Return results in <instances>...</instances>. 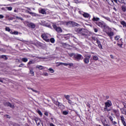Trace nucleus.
Instances as JSON below:
<instances>
[{
  "instance_id": "obj_1",
  "label": "nucleus",
  "mask_w": 126,
  "mask_h": 126,
  "mask_svg": "<svg viewBox=\"0 0 126 126\" xmlns=\"http://www.w3.org/2000/svg\"><path fill=\"white\" fill-rule=\"evenodd\" d=\"M75 31L78 34H80L82 36H84L86 38L88 37V33H87V31L85 30L84 28H75Z\"/></svg>"
},
{
  "instance_id": "obj_2",
  "label": "nucleus",
  "mask_w": 126,
  "mask_h": 126,
  "mask_svg": "<svg viewBox=\"0 0 126 126\" xmlns=\"http://www.w3.org/2000/svg\"><path fill=\"white\" fill-rule=\"evenodd\" d=\"M92 40L94 41H96V43L98 45V47H99V49H103L102 47V44H101V42L99 41V39L97 38V37L95 36H93L92 37Z\"/></svg>"
},
{
  "instance_id": "obj_3",
  "label": "nucleus",
  "mask_w": 126,
  "mask_h": 126,
  "mask_svg": "<svg viewBox=\"0 0 126 126\" xmlns=\"http://www.w3.org/2000/svg\"><path fill=\"white\" fill-rule=\"evenodd\" d=\"M123 105L124 106V108H120V110L121 112V114L125 115L126 116V103L122 102ZM126 108V109H125Z\"/></svg>"
},
{
  "instance_id": "obj_4",
  "label": "nucleus",
  "mask_w": 126,
  "mask_h": 126,
  "mask_svg": "<svg viewBox=\"0 0 126 126\" xmlns=\"http://www.w3.org/2000/svg\"><path fill=\"white\" fill-rule=\"evenodd\" d=\"M66 26H80V25L74 22H68L66 23Z\"/></svg>"
},
{
  "instance_id": "obj_5",
  "label": "nucleus",
  "mask_w": 126,
  "mask_h": 126,
  "mask_svg": "<svg viewBox=\"0 0 126 126\" xmlns=\"http://www.w3.org/2000/svg\"><path fill=\"white\" fill-rule=\"evenodd\" d=\"M74 59L77 60L78 61H80V60H83L84 58L81 54L76 53L74 55Z\"/></svg>"
},
{
  "instance_id": "obj_6",
  "label": "nucleus",
  "mask_w": 126,
  "mask_h": 126,
  "mask_svg": "<svg viewBox=\"0 0 126 126\" xmlns=\"http://www.w3.org/2000/svg\"><path fill=\"white\" fill-rule=\"evenodd\" d=\"M53 27L58 33H62V32H63V29H62L61 27H57L56 25H53Z\"/></svg>"
},
{
  "instance_id": "obj_7",
  "label": "nucleus",
  "mask_w": 126,
  "mask_h": 126,
  "mask_svg": "<svg viewBox=\"0 0 126 126\" xmlns=\"http://www.w3.org/2000/svg\"><path fill=\"white\" fill-rule=\"evenodd\" d=\"M90 58H91V56L89 55L84 59L83 62L85 64H88L90 62L89 60H90Z\"/></svg>"
},
{
  "instance_id": "obj_8",
  "label": "nucleus",
  "mask_w": 126,
  "mask_h": 126,
  "mask_svg": "<svg viewBox=\"0 0 126 126\" xmlns=\"http://www.w3.org/2000/svg\"><path fill=\"white\" fill-rule=\"evenodd\" d=\"M41 38H42V39H43V40L47 43H49V42H50V39L48 38V35H47L46 33H43L41 35Z\"/></svg>"
},
{
  "instance_id": "obj_9",
  "label": "nucleus",
  "mask_w": 126,
  "mask_h": 126,
  "mask_svg": "<svg viewBox=\"0 0 126 126\" xmlns=\"http://www.w3.org/2000/svg\"><path fill=\"white\" fill-rule=\"evenodd\" d=\"M4 105L5 106V107H10V108H12V109H14V105L10 103L9 102H4Z\"/></svg>"
},
{
  "instance_id": "obj_10",
  "label": "nucleus",
  "mask_w": 126,
  "mask_h": 126,
  "mask_svg": "<svg viewBox=\"0 0 126 126\" xmlns=\"http://www.w3.org/2000/svg\"><path fill=\"white\" fill-rule=\"evenodd\" d=\"M95 24L96 25H97L99 27H100V28H104L105 27V25L104 23L99 22H95Z\"/></svg>"
},
{
  "instance_id": "obj_11",
  "label": "nucleus",
  "mask_w": 126,
  "mask_h": 126,
  "mask_svg": "<svg viewBox=\"0 0 126 126\" xmlns=\"http://www.w3.org/2000/svg\"><path fill=\"white\" fill-rule=\"evenodd\" d=\"M112 106V102L110 100H107L106 102H105V107L106 108H109Z\"/></svg>"
},
{
  "instance_id": "obj_12",
  "label": "nucleus",
  "mask_w": 126,
  "mask_h": 126,
  "mask_svg": "<svg viewBox=\"0 0 126 126\" xmlns=\"http://www.w3.org/2000/svg\"><path fill=\"white\" fill-rule=\"evenodd\" d=\"M27 26L30 28H32V29H34L36 27V26L33 23H28L27 24Z\"/></svg>"
},
{
  "instance_id": "obj_13",
  "label": "nucleus",
  "mask_w": 126,
  "mask_h": 126,
  "mask_svg": "<svg viewBox=\"0 0 126 126\" xmlns=\"http://www.w3.org/2000/svg\"><path fill=\"white\" fill-rule=\"evenodd\" d=\"M33 120L35 122L37 126H40V123L41 122V120H40V119L35 117L34 118H33Z\"/></svg>"
},
{
  "instance_id": "obj_14",
  "label": "nucleus",
  "mask_w": 126,
  "mask_h": 126,
  "mask_svg": "<svg viewBox=\"0 0 126 126\" xmlns=\"http://www.w3.org/2000/svg\"><path fill=\"white\" fill-rule=\"evenodd\" d=\"M113 113H114L116 118H119L120 116V111L117 110H113Z\"/></svg>"
},
{
  "instance_id": "obj_15",
  "label": "nucleus",
  "mask_w": 126,
  "mask_h": 126,
  "mask_svg": "<svg viewBox=\"0 0 126 126\" xmlns=\"http://www.w3.org/2000/svg\"><path fill=\"white\" fill-rule=\"evenodd\" d=\"M92 21H93L95 23V22H97L98 21H99L100 18H98L97 17L93 16V18H92Z\"/></svg>"
},
{
  "instance_id": "obj_16",
  "label": "nucleus",
  "mask_w": 126,
  "mask_h": 126,
  "mask_svg": "<svg viewBox=\"0 0 126 126\" xmlns=\"http://www.w3.org/2000/svg\"><path fill=\"white\" fill-rule=\"evenodd\" d=\"M107 34L110 37V39H112L113 38L112 37L115 35V33L113 32H107Z\"/></svg>"
},
{
  "instance_id": "obj_17",
  "label": "nucleus",
  "mask_w": 126,
  "mask_h": 126,
  "mask_svg": "<svg viewBox=\"0 0 126 126\" xmlns=\"http://www.w3.org/2000/svg\"><path fill=\"white\" fill-rule=\"evenodd\" d=\"M101 17H102V18H104V19L107 20V21H109V22H112V20H111V18L108 17H105L104 15H101Z\"/></svg>"
},
{
  "instance_id": "obj_18",
  "label": "nucleus",
  "mask_w": 126,
  "mask_h": 126,
  "mask_svg": "<svg viewBox=\"0 0 126 126\" xmlns=\"http://www.w3.org/2000/svg\"><path fill=\"white\" fill-rule=\"evenodd\" d=\"M29 68L30 69L29 73H30V74H32V76H34V75H35V73L33 70V68L29 67Z\"/></svg>"
},
{
  "instance_id": "obj_19",
  "label": "nucleus",
  "mask_w": 126,
  "mask_h": 126,
  "mask_svg": "<svg viewBox=\"0 0 126 126\" xmlns=\"http://www.w3.org/2000/svg\"><path fill=\"white\" fill-rule=\"evenodd\" d=\"M83 16H84L85 18H88L89 17L90 18V17H91V15L87 13H84V14H83Z\"/></svg>"
},
{
  "instance_id": "obj_20",
  "label": "nucleus",
  "mask_w": 126,
  "mask_h": 126,
  "mask_svg": "<svg viewBox=\"0 0 126 126\" xmlns=\"http://www.w3.org/2000/svg\"><path fill=\"white\" fill-rule=\"evenodd\" d=\"M35 63V62L33 60L32 61H30L28 63V64H27V66H28V67H30L29 65H30V64H34Z\"/></svg>"
},
{
  "instance_id": "obj_21",
  "label": "nucleus",
  "mask_w": 126,
  "mask_h": 126,
  "mask_svg": "<svg viewBox=\"0 0 126 126\" xmlns=\"http://www.w3.org/2000/svg\"><path fill=\"white\" fill-rule=\"evenodd\" d=\"M122 11H123V12H126V6L124 5H122L121 7Z\"/></svg>"
},
{
  "instance_id": "obj_22",
  "label": "nucleus",
  "mask_w": 126,
  "mask_h": 126,
  "mask_svg": "<svg viewBox=\"0 0 126 126\" xmlns=\"http://www.w3.org/2000/svg\"><path fill=\"white\" fill-rule=\"evenodd\" d=\"M121 24L123 25V27H126V22L122 21L121 22Z\"/></svg>"
},
{
  "instance_id": "obj_23",
  "label": "nucleus",
  "mask_w": 126,
  "mask_h": 126,
  "mask_svg": "<svg viewBox=\"0 0 126 126\" xmlns=\"http://www.w3.org/2000/svg\"><path fill=\"white\" fill-rule=\"evenodd\" d=\"M36 68H38V69H43L44 66L42 65H36Z\"/></svg>"
},
{
  "instance_id": "obj_24",
  "label": "nucleus",
  "mask_w": 126,
  "mask_h": 126,
  "mask_svg": "<svg viewBox=\"0 0 126 126\" xmlns=\"http://www.w3.org/2000/svg\"><path fill=\"white\" fill-rule=\"evenodd\" d=\"M40 13H41L42 14H46V10H45V9H42L40 10Z\"/></svg>"
},
{
  "instance_id": "obj_25",
  "label": "nucleus",
  "mask_w": 126,
  "mask_h": 126,
  "mask_svg": "<svg viewBox=\"0 0 126 126\" xmlns=\"http://www.w3.org/2000/svg\"><path fill=\"white\" fill-rule=\"evenodd\" d=\"M62 113L64 116H66V115H68V111H62Z\"/></svg>"
},
{
  "instance_id": "obj_26",
  "label": "nucleus",
  "mask_w": 126,
  "mask_h": 126,
  "mask_svg": "<svg viewBox=\"0 0 126 126\" xmlns=\"http://www.w3.org/2000/svg\"><path fill=\"white\" fill-rule=\"evenodd\" d=\"M93 59L94 61H98L99 58L97 56H93Z\"/></svg>"
},
{
  "instance_id": "obj_27",
  "label": "nucleus",
  "mask_w": 126,
  "mask_h": 126,
  "mask_svg": "<svg viewBox=\"0 0 126 126\" xmlns=\"http://www.w3.org/2000/svg\"><path fill=\"white\" fill-rule=\"evenodd\" d=\"M22 61L24 63H27V62H28V59H27L26 58H23L22 59Z\"/></svg>"
},
{
  "instance_id": "obj_28",
  "label": "nucleus",
  "mask_w": 126,
  "mask_h": 126,
  "mask_svg": "<svg viewBox=\"0 0 126 126\" xmlns=\"http://www.w3.org/2000/svg\"><path fill=\"white\" fill-rule=\"evenodd\" d=\"M103 111H104V112H110V111H111V109H108V107L105 106Z\"/></svg>"
},
{
  "instance_id": "obj_29",
  "label": "nucleus",
  "mask_w": 126,
  "mask_h": 126,
  "mask_svg": "<svg viewBox=\"0 0 126 126\" xmlns=\"http://www.w3.org/2000/svg\"><path fill=\"white\" fill-rule=\"evenodd\" d=\"M60 109H64V105H63L61 103L59 104V106H58Z\"/></svg>"
},
{
  "instance_id": "obj_30",
  "label": "nucleus",
  "mask_w": 126,
  "mask_h": 126,
  "mask_svg": "<svg viewBox=\"0 0 126 126\" xmlns=\"http://www.w3.org/2000/svg\"><path fill=\"white\" fill-rule=\"evenodd\" d=\"M64 97L65 98V99H66L67 100H69V97H70V95H64Z\"/></svg>"
},
{
  "instance_id": "obj_31",
  "label": "nucleus",
  "mask_w": 126,
  "mask_h": 126,
  "mask_svg": "<svg viewBox=\"0 0 126 126\" xmlns=\"http://www.w3.org/2000/svg\"><path fill=\"white\" fill-rule=\"evenodd\" d=\"M106 1H109V0H106ZM111 2L114 4V1L116 2V3H118V0H111Z\"/></svg>"
},
{
  "instance_id": "obj_32",
  "label": "nucleus",
  "mask_w": 126,
  "mask_h": 126,
  "mask_svg": "<svg viewBox=\"0 0 126 126\" xmlns=\"http://www.w3.org/2000/svg\"><path fill=\"white\" fill-rule=\"evenodd\" d=\"M6 9H7V10L11 11L12 10V7H6L5 8Z\"/></svg>"
},
{
  "instance_id": "obj_33",
  "label": "nucleus",
  "mask_w": 126,
  "mask_h": 126,
  "mask_svg": "<svg viewBox=\"0 0 126 126\" xmlns=\"http://www.w3.org/2000/svg\"><path fill=\"white\" fill-rule=\"evenodd\" d=\"M48 70L51 73H54V72H55V70H54L52 68H50Z\"/></svg>"
},
{
  "instance_id": "obj_34",
  "label": "nucleus",
  "mask_w": 126,
  "mask_h": 126,
  "mask_svg": "<svg viewBox=\"0 0 126 126\" xmlns=\"http://www.w3.org/2000/svg\"><path fill=\"white\" fill-rule=\"evenodd\" d=\"M1 58L2 59H4V60H7V57H6V56H5V55H2L1 56Z\"/></svg>"
},
{
  "instance_id": "obj_35",
  "label": "nucleus",
  "mask_w": 126,
  "mask_h": 126,
  "mask_svg": "<svg viewBox=\"0 0 126 126\" xmlns=\"http://www.w3.org/2000/svg\"><path fill=\"white\" fill-rule=\"evenodd\" d=\"M120 118L121 119L122 122H124L125 121V117H124V115H121L120 116Z\"/></svg>"
},
{
  "instance_id": "obj_36",
  "label": "nucleus",
  "mask_w": 126,
  "mask_h": 126,
  "mask_svg": "<svg viewBox=\"0 0 126 126\" xmlns=\"http://www.w3.org/2000/svg\"><path fill=\"white\" fill-rule=\"evenodd\" d=\"M121 38V37H120V36L119 35H117L115 37V39L116 40V41H118V40H119V39H120Z\"/></svg>"
},
{
  "instance_id": "obj_37",
  "label": "nucleus",
  "mask_w": 126,
  "mask_h": 126,
  "mask_svg": "<svg viewBox=\"0 0 126 126\" xmlns=\"http://www.w3.org/2000/svg\"><path fill=\"white\" fill-rule=\"evenodd\" d=\"M5 29V31H8V32H10L11 30L9 28L6 27Z\"/></svg>"
},
{
  "instance_id": "obj_38",
  "label": "nucleus",
  "mask_w": 126,
  "mask_h": 126,
  "mask_svg": "<svg viewBox=\"0 0 126 126\" xmlns=\"http://www.w3.org/2000/svg\"><path fill=\"white\" fill-rule=\"evenodd\" d=\"M50 42H51V43H55V38H51L50 39Z\"/></svg>"
},
{
  "instance_id": "obj_39",
  "label": "nucleus",
  "mask_w": 126,
  "mask_h": 126,
  "mask_svg": "<svg viewBox=\"0 0 126 126\" xmlns=\"http://www.w3.org/2000/svg\"><path fill=\"white\" fill-rule=\"evenodd\" d=\"M37 113H38V114H39V116H42L43 115V114L42 113V112H41V111H40V110H38Z\"/></svg>"
},
{
  "instance_id": "obj_40",
  "label": "nucleus",
  "mask_w": 126,
  "mask_h": 126,
  "mask_svg": "<svg viewBox=\"0 0 126 126\" xmlns=\"http://www.w3.org/2000/svg\"><path fill=\"white\" fill-rule=\"evenodd\" d=\"M108 119H109L110 122H113V121H114V118H113V117L112 116H109Z\"/></svg>"
},
{
  "instance_id": "obj_41",
  "label": "nucleus",
  "mask_w": 126,
  "mask_h": 126,
  "mask_svg": "<svg viewBox=\"0 0 126 126\" xmlns=\"http://www.w3.org/2000/svg\"><path fill=\"white\" fill-rule=\"evenodd\" d=\"M54 104H55V105H56V106H60V104H61V103L60 102H58V101H55V102H54Z\"/></svg>"
},
{
  "instance_id": "obj_42",
  "label": "nucleus",
  "mask_w": 126,
  "mask_h": 126,
  "mask_svg": "<svg viewBox=\"0 0 126 126\" xmlns=\"http://www.w3.org/2000/svg\"><path fill=\"white\" fill-rule=\"evenodd\" d=\"M75 55V53H70L69 54V57H73L74 58V55Z\"/></svg>"
},
{
  "instance_id": "obj_43",
  "label": "nucleus",
  "mask_w": 126,
  "mask_h": 126,
  "mask_svg": "<svg viewBox=\"0 0 126 126\" xmlns=\"http://www.w3.org/2000/svg\"><path fill=\"white\" fill-rule=\"evenodd\" d=\"M112 125H117V122L114 121V120H112V121H111Z\"/></svg>"
},
{
  "instance_id": "obj_44",
  "label": "nucleus",
  "mask_w": 126,
  "mask_h": 126,
  "mask_svg": "<svg viewBox=\"0 0 126 126\" xmlns=\"http://www.w3.org/2000/svg\"><path fill=\"white\" fill-rule=\"evenodd\" d=\"M119 2H120V3H124V2H125V1L124 0H118Z\"/></svg>"
},
{
  "instance_id": "obj_45",
  "label": "nucleus",
  "mask_w": 126,
  "mask_h": 126,
  "mask_svg": "<svg viewBox=\"0 0 126 126\" xmlns=\"http://www.w3.org/2000/svg\"><path fill=\"white\" fill-rule=\"evenodd\" d=\"M16 18H17V19H20V20H22V21H23V18H22L21 17H18V16H16Z\"/></svg>"
},
{
  "instance_id": "obj_46",
  "label": "nucleus",
  "mask_w": 126,
  "mask_h": 126,
  "mask_svg": "<svg viewBox=\"0 0 126 126\" xmlns=\"http://www.w3.org/2000/svg\"><path fill=\"white\" fill-rule=\"evenodd\" d=\"M68 65L70 67L73 66V63H68Z\"/></svg>"
},
{
  "instance_id": "obj_47",
  "label": "nucleus",
  "mask_w": 126,
  "mask_h": 126,
  "mask_svg": "<svg viewBox=\"0 0 126 126\" xmlns=\"http://www.w3.org/2000/svg\"><path fill=\"white\" fill-rule=\"evenodd\" d=\"M74 2L75 3H80V1H78V0H75Z\"/></svg>"
},
{
  "instance_id": "obj_48",
  "label": "nucleus",
  "mask_w": 126,
  "mask_h": 126,
  "mask_svg": "<svg viewBox=\"0 0 126 126\" xmlns=\"http://www.w3.org/2000/svg\"><path fill=\"white\" fill-rule=\"evenodd\" d=\"M13 34H14V35H18V32L15 31L13 32Z\"/></svg>"
},
{
  "instance_id": "obj_49",
  "label": "nucleus",
  "mask_w": 126,
  "mask_h": 126,
  "mask_svg": "<svg viewBox=\"0 0 126 126\" xmlns=\"http://www.w3.org/2000/svg\"><path fill=\"white\" fill-rule=\"evenodd\" d=\"M31 90H32V91H33V92H35V93H38V91L33 89L32 88L31 89Z\"/></svg>"
},
{
  "instance_id": "obj_50",
  "label": "nucleus",
  "mask_w": 126,
  "mask_h": 126,
  "mask_svg": "<svg viewBox=\"0 0 126 126\" xmlns=\"http://www.w3.org/2000/svg\"><path fill=\"white\" fill-rule=\"evenodd\" d=\"M28 12L29 13V14H31V15H33V14H34L33 12H31L29 11H28Z\"/></svg>"
},
{
  "instance_id": "obj_51",
  "label": "nucleus",
  "mask_w": 126,
  "mask_h": 126,
  "mask_svg": "<svg viewBox=\"0 0 126 126\" xmlns=\"http://www.w3.org/2000/svg\"><path fill=\"white\" fill-rule=\"evenodd\" d=\"M122 123L124 126H126V121H122Z\"/></svg>"
},
{
  "instance_id": "obj_52",
  "label": "nucleus",
  "mask_w": 126,
  "mask_h": 126,
  "mask_svg": "<svg viewBox=\"0 0 126 126\" xmlns=\"http://www.w3.org/2000/svg\"><path fill=\"white\" fill-rule=\"evenodd\" d=\"M63 65H65V66H67V65H68V63H63Z\"/></svg>"
},
{
  "instance_id": "obj_53",
  "label": "nucleus",
  "mask_w": 126,
  "mask_h": 126,
  "mask_svg": "<svg viewBox=\"0 0 126 126\" xmlns=\"http://www.w3.org/2000/svg\"><path fill=\"white\" fill-rule=\"evenodd\" d=\"M23 65H24V64H23V63H21V64L19 65V67H22V66H23Z\"/></svg>"
},
{
  "instance_id": "obj_54",
  "label": "nucleus",
  "mask_w": 126,
  "mask_h": 126,
  "mask_svg": "<svg viewBox=\"0 0 126 126\" xmlns=\"http://www.w3.org/2000/svg\"><path fill=\"white\" fill-rule=\"evenodd\" d=\"M94 31L95 33H97V32H98V29L94 28Z\"/></svg>"
},
{
  "instance_id": "obj_55",
  "label": "nucleus",
  "mask_w": 126,
  "mask_h": 126,
  "mask_svg": "<svg viewBox=\"0 0 126 126\" xmlns=\"http://www.w3.org/2000/svg\"><path fill=\"white\" fill-rule=\"evenodd\" d=\"M43 75H44L45 76H48V75H49V74H48V73H47V72L44 73Z\"/></svg>"
},
{
  "instance_id": "obj_56",
  "label": "nucleus",
  "mask_w": 126,
  "mask_h": 126,
  "mask_svg": "<svg viewBox=\"0 0 126 126\" xmlns=\"http://www.w3.org/2000/svg\"><path fill=\"white\" fill-rule=\"evenodd\" d=\"M3 17H4V16H3V15H0V19H2V18H3Z\"/></svg>"
},
{
  "instance_id": "obj_57",
  "label": "nucleus",
  "mask_w": 126,
  "mask_h": 126,
  "mask_svg": "<svg viewBox=\"0 0 126 126\" xmlns=\"http://www.w3.org/2000/svg\"><path fill=\"white\" fill-rule=\"evenodd\" d=\"M68 101L69 104H72V101H71V100H70V99H69V100H68Z\"/></svg>"
},
{
  "instance_id": "obj_58",
  "label": "nucleus",
  "mask_w": 126,
  "mask_h": 126,
  "mask_svg": "<svg viewBox=\"0 0 126 126\" xmlns=\"http://www.w3.org/2000/svg\"><path fill=\"white\" fill-rule=\"evenodd\" d=\"M103 125L104 126H109V125L105 124V123H103Z\"/></svg>"
},
{
  "instance_id": "obj_59",
  "label": "nucleus",
  "mask_w": 126,
  "mask_h": 126,
  "mask_svg": "<svg viewBox=\"0 0 126 126\" xmlns=\"http://www.w3.org/2000/svg\"><path fill=\"white\" fill-rule=\"evenodd\" d=\"M44 115H45V116H48V112L45 111V112H44Z\"/></svg>"
},
{
  "instance_id": "obj_60",
  "label": "nucleus",
  "mask_w": 126,
  "mask_h": 126,
  "mask_svg": "<svg viewBox=\"0 0 126 126\" xmlns=\"http://www.w3.org/2000/svg\"><path fill=\"white\" fill-rule=\"evenodd\" d=\"M6 117L7 118V119H10V116H9L8 115H6Z\"/></svg>"
},
{
  "instance_id": "obj_61",
  "label": "nucleus",
  "mask_w": 126,
  "mask_h": 126,
  "mask_svg": "<svg viewBox=\"0 0 126 126\" xmlns=\"http://www.w3.org/2000/svg\"><path fill=\"white\" fill-rule=\"evenodd\" d=\"M50 126H55V125H54V124H52V123H51V124H50Z\"/></svg>"
},
{
  "instance_id": "obj_62",
  "label": "nucleus",
  "mask_w": 126,
  "mask_h": 126,
  "mask_svg": "<svg viewBox=\"0 0 126 126\" xmlns=\"http://www.w3.org/2000/svg\"><path fill=\"white\" fill-rule=\"evenodd\" d=\"M10 126H15V125L13 124V123H11V124L10 125Z\"/></svg>"
},
{
  "instance_id": "obj_63",
  "label": "nucleus",
  "mask_w": 126,
  "mask_h": 126,
  "mask_svg": "<svg viewBox=\"0 0 126 126\" xmlns=\"http://www.w3.org/2000/svg\"><path fill=\"white\" fill-rule=\"evenodd\" d=\"M110 57L111 58V59H114V56H113L112 55H110Z\"/></svg>"
},
{
  "instance_id": "obj_64",
  "label": "nucleus",
  "mask_w": 126,
  "mask_h": 126,
  "mask_svg": "<svg viewBox=\"0 0 126 126\" xmlns=\"http://www.w3.org/2000/svg\"><path fill=\"white\" fill-rule=\"evenodd\" d=\"M62 64H63V63H60L59 64V65H62Z\"/></svg>"
}]
</instances>
